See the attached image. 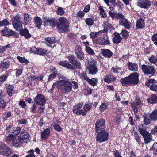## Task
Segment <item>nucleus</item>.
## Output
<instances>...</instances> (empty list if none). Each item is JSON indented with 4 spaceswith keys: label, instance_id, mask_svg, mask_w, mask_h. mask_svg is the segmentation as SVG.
<instances>
[{
    "label": "nucleus",
    "instance_id": "0e129e2a",
    "mask_svg": "<svg viewBox=\"0 0 157 157\" xmlns=\"http://www.w3.org/2000/svg\"><path fill=\"white\" fill-rule=\"evenodd\" d=\"M73 64L77 68L80 69L81 68V64L78 61L76 60Z\"/></svg>",
    "mask_w": 157,
    "mask_h": 157
},
{
    "label": "nucleus",
    "instance_id": "5701e85b",
    "mask_svg": "<svg viewBox=\"0 0 157 157\" xmlns=\"http://www.w3.org/2000/svg\"><path fill=\"white\" fill-rule=\"evenodd\" d=\"M47 24L52 26H55L56 23V21L55 19L52 20H49L47 19H44L43 20Z\"/></svg>",
    "mask_w": 157,
    "mask_h": 157
},
{
    "label": "nucleus",
    "instance_id": "774afa93",
    "mask_svg": "<svg viewBox=\"0 0 157 157\" xmlns=\"http://www.w3.org/2000/svg\"><path fill=\"white\" fill-rule=\"evenodd\" d=\"M152 41L154 42V44L157 45V34H155L152 37Z\"/></svg>",
    "mask_w": 157,
    "mask_h": 157
},
{
    "label": "nucleus",
    "instance_id": "a211bd4d",
    "mask_svg": "<svg viewBox=\"0 0 157 157\" xmlns=\"http://www.w3.org/2000/svg\"><path fill=\"white\" fill-rule=\"evenodd\" d=\"M128 68L132 71H136L138 69V65L134 63L129 62L128 64Z\"/></svg>",
    "mask_w": 157,
    "mask_h": 157
},
{
    "label": "nucleus",
    "instance_id": "9d476101",
    "mask_svg": "<svg viewBox=\"0 0 157 157\" xmlns=\"http://www.w3.org/2000/svg\"><path fill=\"white\" fill-rule=\"evenodd\" d=\"M12 153L10 149L5 144H3L0 146V154L2 155H10Z\"/></svg>",
    "mask_w": 157,
    "mask_h": 157
},
{
    "label": "nucleus",
    "instance_id": "aec40b11",
    "mask_svg": "<svg viewBox=\"0 0 157 157\" xmlns=\"http://www.w3.org/2000/svg\"><path fill=\"white\" fill-rule=\"evenodd\" d=\"M50 134V129L48 128H46L44 131L42 132L41 134V137L43 139L46 140L48 138Z\"/></svg>",
    "mask_w": 157,
    "mask_h": 157
},
{
    "label": "nucleus",
    "instance_id": "a878e982",
    "mask_svg": "<svg viewBox=\"0 0 157 157\" xmlns=\"http://www.w3.org/2000/svg\"><path fill=\"white\" fill-rule=\"evenodd\" d=\"M89 73L92 75L96 74L98 71L96 65L90 66L88 67Z\"/></svg>",
    "mask_w": 157,
    "mask_h": 157
},
{
    "label": "nucleus",
    "instance_id": "c756f323",
    "mask_svg": "<svg viewBox=\"0 0 157 157\" xmlns=\"http://www.w3.org/2000/svg\"><path fill=\"white\" fill-rule=\"evenodd\" d=\"M148 102L151 104L157 102V94H154L151 95V98L148 99Z\"/></svg>",
    "mask_w": 157,
    "mask_h": 157
},
{
    "label": "nucleus",
    "instance_id": "f704fd0d",
    "mask_svg": "<svg viewBox=\"0 0 157 157\" xmlns=\"http://www.w3.org/2000/svg\"><path fill=\"white\" fill-rule=\"evenodd\" d=\"M95 19L94 18H88L85 20V22L87 25L90 26L94 25Z\"/></svg>",
    "mask_w": 157,
    "mask_h": 157
},
{
    "label": "nucleus",
    "instance_id": "79ce46f5",
    "mask_svg": "<svg viewBox=\"0 0 157 157\" xmlns=\"http://www.w3.org/2000/svg\"><path fill=\"white\" fill-rule=\"evenodd\" d=\"M17 59L20 63H22L27 64L29 63V61L25 57L18 56L17 57Z\"/></svg>",
    "mask_w": 157,
    "mask_h": 157
},
{
    "label": "nucleus",
    "instance_id": "1a4fd4ad",
    "mask_svg": "<svg viewBox=\"0 0 157 157\" xmlns=\"http://www.w3.org/2000/svg\"><path fill=\"white\" fill-rule=\"evenodd\" d=\"M6 140L7 141H12L13 145L14 146L19 145L22 143H21V140L19 138V137L18 138L16 139V137H14L11 135H9L6 136Z\"/></svg>",
    "mask_w": 157,
    "mask_h": 157
},
{
    "label": "nucleus",
    "instance_id": "de8ad7c7",
    "mask_svg": "<svg viewBox=\"0 0 157 157\" xmlns=\"http://www.w3.org/2000/svg\"><path fill=\"white\" fill-rule=\"evenodd\" d=\"M131 106L132 107H134L133 111L135 113V115L136 116V120H137L138 118V117L136 114L138 111V107L137 106L135 105V103L134 102H132L131 103Z\"/></svg>",
    "mask_w": 157,
    "mask_h": 157
},
{
    "label": "nucleus",
    "instance_id": "cd10ccee",
    "mask_svg": "<svg viewBox=\"0 0 157 157\" xmlns=\"http://www.w3.org/2000/svg\"><path fill=\"white\" fill-rule=\"evenodd\" d=\"M7 92L9 96H11L14 91V87L12 85L7 84L6 85Z\"/></svg>",
    "mask_w": 157,
    "mask_h": 157
},
{
    "label": "nucleus",
    "instance_id": "7ed1b4c3",
    "mask_svg": "<svg viewBox=\"0 0 157 157\" xmlns=\"http://www.w3.org/2000/svg\"><path fill=\"white\" fill-rule=\"evenodd\" d=\"M20 16L17 14L12 19V22L14 28L17 31H20L22 28V21L19 19Z\"/></svg>",
    "mask_w": 157,
    "mask_h": 157
},
{
    "label": "nucleus",
    "instance_id": "423d86ee",
    "mask_svg": "<svg viewBox=\"0 0 157 157\" xmlns=\"http://www.w3.org/2000/svg\"><path fill=\"white\" fill-rule=\"evenodd\" d=\"M119 17V25L124 26L126 29H129L131 27V23L128 20L125 18L124 16L122 14Z\"/></svg>",
    "mask_w": 157,
    "mask_h": 157
},
{
    "label": "nucleus",
    "instance_id": "412c9836",
    "mask_svg": "<svg viewBox=\"0 0 157 157\" xmlns=\"http://www.w3.org/2000/svg\"><path fill=\"white\" fill-rule=\"evenodd\" d=\"M59 64L67 68L73 70L74 69V67L67 63L66 61H61L59 63Z\"/></svg>",
    "mask_w": 157,
    "mask_h": 157
},
{
    "label": "nucleus",
    "instance_id": "2eb2a0df",
    "mask_svg": "<svg viewBox=\"0 0 157 157\" xmlns=\"http://www.w3.org/2000/svg\"><path fill=\"white\" fill-rule=\"evenodd\" d=\"M143 72L146 74H153L155 72L154 68L152 67L143 65L142 67Z\"/></svg>",
    "mask_w": 157,
    "mask_h": 157
},
{
    "label": "nucleus",
    "instance_id": "f3484780",
    "mask_svg": "<svg viewBox=\"0 0 157 157\" xmlns=\"http://www.w3.org/2000/svg\"><path fill=\"white\" fill-rule=\"evenodd\" d=\"M109 20L107 19V21H105V23H104L103 25L104 26V30H105V32H106L108 30H110L111 31L112 30H113L114 28L112 26V25L109 23Z\"/></svg>",
    "mask_w": 157,
    "mask_h": 157
},
{
    "label": "nucleus",
    "instance_id": "338daca9",
    "mask_svg": "<svg viewBox=\"0 0 157 157\" xmlns=\"http://www.w3.org/2000/svg\"><path fill=\"white\" fill-rule=\"evenodd\" d=\"M54 128L58 132H60L62 130L61 127L58 124H55L54 126Z\"/></svg>",
    "mask_w": 157,
    "mask_h": 157
},
{
    "label": "nucleus",
    "instance_id": "39448f33",
    "mask_svg": "<svg viewBox=\"0 0 157 157\" xmlns=\"http://www.w3.org/2000/svg\"><path fill=\"white\" fill-rule=\"evenodd\" d=\"M94 42L100 45H106L110 44V41L108 36L105 35L101 37L97 38L95 40Z\"/></svg>",
    "mask_w": 157,
    "mask_h": 157
},
{
    "label": "nucleus",
    "instance_id": "13d9d810",
    "mask_svg": "<svg viewBox=\"0 0 157 157\" xmlns=\"http://www.w3.org/2000/svg\"><path fill=\"white\" fill-rule=\"evenodd\" d=\"M10 44H8L4 46H0V53H2L6 51V49L10 47Z\"/></svg>",
    "mask_w": 157,
    "mask_h": 157
},
{
    "label": "nucleus",
    "instance_id": "f8f14e48",
    "mask_svg": "<svg viewBox=\"0 0 157 157\" xmlns=\"http://www.w3.org/2000/svg\"><path fill=\"white\" fill-rule=\"evenodd\" d=\"M138 77L139 75L137 73L131 74L128 76L130 84H137L138 82Z\"/></svg>",
    "mask_w": 157,
    "mask_h": 157
},
{
    "label": "nucleus",
    "instance_id": "6e6552de",
    "mask_svg": "<svg viewBox=\"0 0 157 157\" xmlns=\"http://www.w3.org/2000/svg\"><path fill=\"white\" fill-rule=\"evenodd\" d=\"M82 107V104H78L75 105L73 108V111L74 113L77 115H82L83 116L85 115L86 113L81 109Z\"/></svg>",
    "mask_w": 157,
    "mask_h": 157
},
{
    "label": "nucleus",
    "instance_id": "ddd939ff",
    "mask_svg": "<svg viewBox=\"0 0 157 157\" xmlns=\"http://www.w3.org/2000/svg\"><path fill=\"white\" fill-rule=\"evenodd\" d=\"M137 4L138 6L141 8H147L151 5V2L148 0H139Z\"/></svg>",
    "mask_w": 157,
    "mask_h": 157
},
{
    "label": "nucleus",
    "instance_id": "2f4dec72",
    "mask_svg": "<svg viewBox=\"0 0 157 157\" xmlns=\"http://www.w3.org/2000/svg\"><path fill=\"white\" fill-rule=\"evenodd\" d=\"M77 74L79 75L81 79L83 81L87 82L89 78L87 77L86 74L84 73H80L79 72H77Z\"/></svg>",
    "mask_w": 157,
    "mask_h": 157
},
{
    "label": "nucleus",
    "instance_id": "ea45409f",
    "mask_svg": "<svg viewBox=\"0 0 157 157\" xmlns=\"http://www.w3.org/2000/svg\"><path fill=\"white\" fill-rule=\"evenodd\" d=\"M128 77L121 78L120 80L121 84L124 86H126L129 84H130Z\"/></svg>",
    "mask_w": 157,
    "mask_h": 157
},
{
    "label": "nucleus",
    "instance_id": "c03bdc74",
    "mask_svg": "<svg viewBox=\"0 0 157 157\" xmlns=\"http://www.w3.org/2000/svg\"><path fill=\"white\" fill-rule=\"evenodd\" d=\"M98 80L96 78H92L91 79H88L87 82L93 86H94L97 84Z\"/></svg>",
    "mask_w": 157,
    "mask_h": 157
},
{
    "label": "nucleus",
    "instance_id": "e2e57ef3",
    "mask_svg": "<svg viewBox=\"0 0 157 157\" xmlns=\"http://www.w3.org/2000/svg\"><path fill=\"white\" fill-rule=\"evenodd\" d=\"M34 151L33 149H31L28 151V153L30 154L27 155L25 157H35L34 154Z\"/></svg>",
    "mask_w": 157,
    "mask_h": 157
},
{
    "label": "nucleus",
    "instance_id": "bb28decb",
    "mask_svg": "<svg viewBox=\"0 0 157 157\" xmlns=\"http://www.w3.org/2000/svg\"><path fill=\"white\" fill-rule=\"evenodd\" d=\"M101 51L104 56L108 58L110 57L113 54L112 52L109 49H101Z\"/></svg>",
    "mask_w": 157,
    "mask_h": 157
},
{
    "label": "nucleus",
    "instance_id": "6ab92c4d",
    "mask_svg": "<svg viewBox=\"0 0 157 157\" xmlns=\"http://www.w3.org/2000/svg\"><path fill=\"white\" fill-rule=\"evenodd\" d=\"M2 32L3 36L7 37L12 36L14 33L13 31L9 29L6 27L2 30Z\"/></svg>",
    "mask_w": 157,
    "mask_h": 157
},
{
    "label": "nucleus",
    "instance_id": "6e6d98bb",
    "mask_svg": "<svg viewBox=\"0 0 157 157\" xmlns=\"http://www.w3.org/2000/svg\"><path fill=\"white\" fill-rule=\"evenodd\" d=\"M120 34L124 38H126L129 35L128 32L125 30H123L120 33Z\"/></svg>",
    "mask_w": 157,
    "mask_h": 157
},
{
    "label": "nucleus",
    "instance_id": "473e14b6",
    "mask_svg": "<svg viewBox=\"0 0 157 157\" xmlns=\"http://www.w3.org/2000/svg\"><path fill=\"white\" fill-rule=\"evenodd\" d=\"M157 83V81L156 80L153 79H150L148 81L145 83V85L148 87H150V90H151V87L154 85L155 84Z\"/></svg>",
    "mask_w": 157,
    "mask_h": 157
},
{
    "label": "nucleus",
    "instance_id": "5fc2aeb1",
    "mask_svg": "<svg viewBox=\"0 0 157 157\" xmlns=\"http://www.w3.org/2000/svg\"><path fill=\"white\" fill-rule=\"evenodd\" d=\"M107 105L105 103H102L100 106L99 109L101 112H103L106 109Z\"/></svg>",
    "mask_w": 157,
    "mask_h": 157
},
{
    "label": "nucleus",
    "instance_id": "49530a36",
    "mask_svg": "<svg viewBox=\"0 0 157 157\" xmlns=\"http://www.w3.org/2000/svg\"><path fill=\"white\" fill-rule=\"evenodd\" d=\"M139 131L140 133L142 135L143 137L149 133L145 129L142 128H139Z\"/></svg>",
    "mask_w": 157,
    "mask_h": 157
},
{
    "label": "nucleus",
    "instance_id": "680f3d73",
    "mask_svg": "<svg viewBox=\"0 0 157 157\" xmlns=\"http://www.w3.org/2000/svg\"><path fill=\"white\" fill-rule=\"evenodd\" d=\"M9 24L8 21L5 19L0 22V27L3 26H6Z\"/></svg>",
    "mask_w": 157,
    "mask_h": 157
},
{
    "label": "nucleus",
    "instance_id": "603ef678",
    "mask_svg": "<svg viewBox=\"0 0 157 157\" xmlns=\"http://www.w3.org/2000/svg\"><path fill=\"white\" fill-rule=\"evenodd\" d=\"M56 13L58 15H62L64 14L65 11L63 8L59 7L57 10Z\"/></svg>",
    "mask_w": 157,
    "mask_h": 157
},
{
    "label": "nucleus",
    "instance_id": "864d4df0",
    "mask_svg": "<svg viewBox=\"0 0 157 157\" xmlns=\"http://www.w3.org/2000/svg\"><path fill=\"white\" fill-rule=\"evenodd\" d=\"M88 63L89 64V66L96 65L97 62L93 58L89 59L88 61Z\"/></svg>",
    "mask_w": 157,
    "mask_h": 157
},
{
    "label": "nucleus",
    "instance_id": "f03ea898",
    "mask_svg": "<svg viewBox=\"0 0 157 157\" xmlns=\"http://www.w3.org/2000/svg\"><path fill=\"white\" fill-rule=\"evenodd\" d=\"M59 22L57 24V27L60 32L67 31L69 26V23L67 19L61 17L59 19Z\"/></svg>",
    "mask_w": 157,
    "mask_h": 157
},
{
    "label": "nucleus",
    "instance_id": "f257e3e1",
    "mask_svg": "<svg viewBox=\"0 0 157 157\" xmlns=\"http://www.w3.org/2000/svg\"><path fill=\"white\" fill-rule=\"evenodd\" d=\"M72 84L68 79H63L62 80L54 83L50 91L52 93L54 88H58L63 91L69 92L72 90Z\"/></svg>",
    "mask_w": 157,
    "mask_h": 157
},
{
    "label": "nucleus",
    "instance_id": "dca6fc26",
    "mask_svg": "<svg viewBox=\"0 0 157 157\" xmlns=\"http://www.w3.org/2000/svg\"><path fill=\"white\" fill-rule=\"evenodd\" d=\"M75 52L76 56L81 60H83L84 56L82 51V48L80 46H77L75 48Z\"/></svg>",
    "mask_w": 157,
    "mask_h": 157
},
{
    "label": "nucleus",
    "instance_id": "9b49d317",
    "mask_svg": "<svg viewBox=\"0 0 157 157\" xmlns=\"http://www.w3.org/2000/svg\"><path fill=\"white\" fill-rule=\"evenodd\" d=\"M34 100L39 105H43L45 104L46 100L44 97L41 94H38L35 97Z\"/></svg>",
    "mask_w": 157,
    "mask_h": 157
},
{
    "label": "nucleus",
    "instance_id": "bf43d9fd",
    "mask_svg": "<svg viewBox=\"0 0 157 157\" xmlns=\"http://www.w3.org/2000/svg\"><path fill=\"white\" fill-rule=\"evenodd\" d=\"M144 123L146 125H147L149 124H150L151 120L149 119H148L147 117V116H146L145 114H144Z\"/></svg>",
    "mask_w": 157,
    "mask_h": 157
},
{
    "label": "nucleus",
    "instance_id": "69168bd1",
    "mask_svg": "<svg viewBox=\"0 0 157 157\" xmlns=\"http://www.w3.org/2000/svg\"><path fill=\"white\" fill-rule=\"evenodd\" d=\"M104 81L108 83H110L111 82L110 78V76L106 75L104 77Z\"/></svg>",
    "mask_w": 157,
    "mask_h": 157
},
{
    "label": "nucleus",
    "instance_id": "052dcab7",
    "mask_svg": "<svg viewBox=\"0 0 157 157\" xmlns=\"http://www.w3.org/2000/svg\"><path fill=\"white\" fill-rule=\"evenodd\" d=\"M149 60L150 62L153 63H155L157 61V58L154 56H152L149 58Z\"/></svg>",
    "mask_w": 157,
    "mask_h": 157
},
{
    "label": "nucleus",
    "instance_id": "a19ab883",
    "mask_svg": "<svg viewBox=\"0 0 157 157\" xmlns=\"http://www.w3.org/2000/svg\"><path fill=\"white\" fill-rule=\"evenodd\" d=\"M34 20L36 27L40 28L42 24L41 19L38 17H36L34 18Z\"/></svg>",
    "mask_w": 157,
    "mask_h": 157
},
{
    "label": "nucleus",
    "instance_id": "3c124183",
    "mask_svg": "<svg viewBox=\"0 0 157 157\" xmlns=\"http://www.w3.org/2000/svg\"><path fill=\"white\" fill-rule=\"evenodd\" d=\"M68 60L70 62L73 64L76 60L75 57L74 55H70L68 57Z\"/></svg>",
    "mask_w": 157,
    "mask_h": 157
},
{
    "label": "nucleus",
    "instance_id": "37998d69",
    "mask_svg": "<svg viewBox=\"0 0 157 157\" xmlns=\"http://www.w3.org/2000/svg\"><path fill=\"white\" fill-rule=\"evenodd\" d=\"M0 65L3 68H7L10 66V63L8 61H1Z\"/></svg>",
    "mask_w": 157,
    "mask_h": 157
},
{
    "label": "nucleus",
    "instance_id": "58836bf2",
    "mask_svg": "<svg viewBox=\"0 0 157 157\" xmlns=\"http://www.w3.org/2000/svg\"><path fill=\"white\" fill-rule=\"evenodd\" d=\"M50 52V51L47 49L40 48L38 50L37 54L39 55H44L49 53Z\"/></svg>",
    "mask_w": 157,
    "mask_h": 157
},
{
    "label": "nucleus",
    "instance_id": "c9c22d12",
    "mask_svg": "<svg viewBox=\"0 0 157 157\" xmlns=\"http://www.w3.org/2000/svg\"><path fill=\"white\" fill-rule=\"evenodd\" d=\"M104 31H105V30H102L99 31L98 32H92L90 34V38L92 39H94L97 36H99L100 34L104 33Z\"/></svg>",
    "mask_w": 157,
    "mask_h": 157
},
{
    "label": "nucleus",
    "instance_id": "09e8293b",
    "mask_svg": "<svg viewBox=\"0 0 157 157\" xmlns=\"http://www.w3.org/2000/svg\"><path fill=\"white\" fill-rule=\"evenodd\" d=\"M45 40L49 43H54L56 42V40L54 37H48Z\"/></svg>",
    "mask_w": 157,
    "mask_h": 157
},
{
    "label": "nucleus",
    "instance_id": "8fccbe9b",
    "mask_svg": "<svg viewBox=\"0 0 157 157\" xmlns=\"http://www.w3.org/2000/svg\"><path fill=\"white\" fill-rule=\"evenodd\" d=\"M86 52L91 55H94L95 53L93 50L89 47L86 46L85 48Z\"/></svg>",
    "mask_w": 157,
    "mask_h": 157
},
{
    "label": "nucleus",
    "instance_id": "4d7b16f0",
    "mask_svg": "<svg viewBox=\"0 0 157 157\" xmlns=\"http://www.w3.org/2000/svg\"><path fill=\"white\" fill-rule=\"evenodd\" d=\"M7 76L6 75H2L0 76V86L6 79Z\"/></svg>",
    "mask_w": 157,
    "mask_h": 157
},
{
    "label": "nucleus",
    "instance_id": "20e7f679",
    "mask_svg": "<svg viewBox=\"0 0 157 157\" xmlns=\"http://www.w3.org/2000/svg\"><path fill=\"white\" fill-rule=\"evenodd\" d=\"M109 133L105 130H102L98 132L97 134L96 139L97 141L102 143L106 141L109 137Z\"/></svg>",
    "mask_w": 157,
    "mask_h": 157
},
{
    "label": "nucleus",
    "instance_id": "b1692460",
    "mask_svg": "<svg viewBox=\"0 0 157 157\" xmlns=\"http://www.w3.org/2000/svg\"><path fill=\"white\" fill-rule=\"evenodd\" d=\"M20 33L21 35L24 36L26 38H29L31 37V35L29 33L27 29H24L20 31Z\"/></svg>",
    "mask_w": 157,
    "mask_h": 157
},
{
    "label": "nucleus",
    "instance_id": "393cba45",
    "mask_svg": "<svg viewBox=\"0 0 157 157\" xmlns=\"http://www.w3.org/2000/svg\"><path fill=\"white\" fill-rule=\"evenodd\" d=\"M21 130V128L19 127H17L16 128H14L12 129L9 135H11L14 137H16L15 136L18 134L20 132Z\"/></svg>",
    "mask_w": 157,
    "mask_h": 157
},
{
    "label": "nucleus",
    "instance_id": "4468645a",
    "mask_svg": "<svg viewBox=\"0 0 157 157\" xmlns=\"http://www.w3.org/2000/svg\"><path fill=\"white\" fill-rule=\"evenodd\" d=\"M29 134L26 132H21V135L19 138L21 139V143L23 142L27 143L29 141Z\"/></svg>",
    "mask_w": 157,
    "mask_h": 157
},
{
    "label": "nucleus",
    "instance_id": "7c9ffc66",
    "mask_svg": "<svg viewBox=\"0 0 157 157\" xmlns=\"http://www.w3.org/2000/svg\"><path fill=\"white\" fill-rule=\"evenodd\" d=\"M145 144H147L150 142L152 140V136L151 134L149 133L147 135L143 137Z\"/></svg>",
    "mask_w": 157,
    "mask_h": 157
},
{
    "label": "nucleus",
    "instance_id": "e433bc0d",
    "mask_svg": "<svg viewBox=\"0 0 157 157\" xmlns=\"http://www.w3.org/2000/svg\"><path fill=\"white\" fill-rule=\"evenodd\" d=\"M24 22L26 24L29 23L32 20L30 15L26 13H24Z\"/></svg>",
    "mask_w": 157,
    "mask_h": 157
},
{
    "label": "nucleus",
    "instance_id": "a18cd8bd",
    "mask_svg": "<svg viewBox=\"0 0 157 157\" xmlns=\"http://www.w3.org/2000/svg\"><path fill=\"white\" fill-rule=\"evenodd\" d=\"M150 117L153 120H157V110H154L150 115Z\"/></svg>",
    "mask_w": 157,
    "mask_h": 157
},
{
    "label": "nucleus",
    "instance_id": "0eeeda50",
    "mask_svg": "<svg viewBox=\"0 0 157 157\" xmlns=\"http://www.w3.org/2000/svg\"><path fill=\"white\" fill-rule=\"evenodd\" d=\"M105 120L101 118L99 119L95 123V128L97 132L104 130L105 128Z\"/></svg>",
    "mask_w": 157,
    "mask_h": 157
},
{
    "label": "nucleus",
    "instance_id": "4be33fe9",
    "mask_svg": "<svg viewBox=\"0 0 157 157\" xmlns=\"http://www.w3.org/2000/svg\"><path fill=\"white\" fill-rule=\"evenodd\" d=\"M114 37L113 38V41L114 43L118 44L120 43L121 40L122 38L120 36V34L117 32L114 33Z\"/></svg>",
    "mask_w": 157,
    "mask_h": 157
},
{
    "label": "nucleus",
    "instance_id": "72a5a7b5",
    "mask_svg": "<svg viewBox=\"0 0 157 157\" xmlns=\"http://www.w3.org/2000/svg\"><path fill=\"white\" fill-rule=\"evenodd\" d=\"M109 14L112 18H116L117 19H119L120 16L122 14L117 13L113 12L111 11H109Z\"/></svg>",
    "mask_w": 157,
    "mask_h": 157
},
{
    "label": "nucleus",
    "instance_id": "c85d7f7f",
    "mask_svg": "<svg viewBox=\"0 0 157 157\" xmlns=\"http://www.w3.org/2000/svg\"><path fill=\"white\" fill-rule=\"evenodd\" d=\"M144 20L140 18L137 21L136 27L137 29H141L144 26Z\"/></svg>",
    "mask_w": 157,
    "mask_h": 157
},
{
    "label": "nucleus",
    "instance_id": "4c0bfd02",
    "mask_svg": "<svg viewBox=\"0 0 157 157\" xmlns=\"http://www.w3.org/2000/svg\"><path fill=\"white\" fill-rule=\"evenodd\" d=\"M91 103L89 101H86L84 105L83 110L86 111L90 110L91 109Z\"/></svg>",
    "mask_w": 157,
    "mask_h": 157
}]
</instances>
